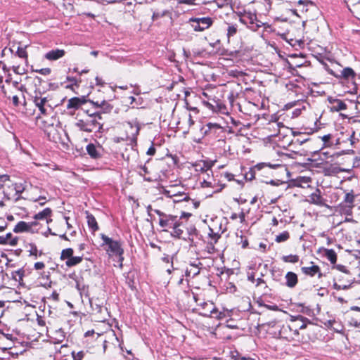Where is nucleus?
<instances>
[{"label": "nucleus", "mask_w": 360, "mask_h": 360, "mask_svg": "<svg viewBox=\"0 0 360 360\" xmlns=\"http://www.w3.org/2000/svg\"><path fill=\"white\" fill-rule=\"evenodd\" d=\"M191 216V213L182 212L180 216H177L168 233L174 238L188 242L190 248H195L198 243L196 239L200 240L202 236L193 224L188 223L187 219Z\"/></svg>", "instance_id": "1"}, {"label": "nucleus", "mask_w": 360, "mask_h": 360, "mask_svg": "<svg viewBox=\"0 0 360 360\" xmlns=\"http://www.w3.org/2000/svg\"><path fill=\"white\" fill-rule=\"evenodd\" d=\"M328 72L335 77L342 89L345 94H356L358 91L356 83L357 74L350 67H345L342 69L326 68Z\"/></svg>", "instance_id": "2"}, {"label": "nucleus", "mask_w": 360, "mask_h": 360, "mask_svg": "<svg viewBox=\"0 0 360 360\" xmlns=\"http://www.w3.org/2000/svg\"><path fill=\"white\" fill-rule=\"evenodd\" d=\"M360 128V120H353L351 122V127H347L344 131L336 136L337 145H343L345 147L352 148H356L359 139L356 137V131Z\"/></svg>", "instance_id": "3"}, {"label": "nucleus", "mask_w": 360, "mask_h": 360, "mask_svg": "<svg viewBox=\"0 0 360 360\" xmlns=\"http://www.w3.org/2000/svg\"><path fill=\"white\" fill-rule=\"evenodd\" d=\"M90 116L78 120L75 126L85 132H102L103 124L101 122L102 117L96 115L97 112H90Z\"/></svg>", "instance_id": "4"}, {"label": "nucleus", "mask_w": 360, "mask_h": 360, "mask_svg": "<svg viewBox=\"0 0 360 360\" xmlns=\"http://www.w3.org/2000/svg\"><path fill=\"white\" fill-rule=\"evenodd\" d=\"M236 15L242 24L245 25L248 29L253 32L257 31L263 23L257 19V15L250 11H244L243 12H237Z\"/></svg>", "instance_id": "5"}, {"label": "nucleus", "mask_w": 360, "mask_h": 360, "mask_svg": "<svg viewBox=\"0 0 360 360\" xmlns=\"http://www.w3.org/2000/svg\"><path fill=\"white\" fill-rule=\"evenodd\" d=\"M330 275L333 277V288L337 290H347L353 283L354 278L350 271H336Z\"/></svg>", "instance_id": "6"}, {"label": "nucleus", "mask_w": 360, "mask_h": 360, "mask_svg": "<svg viewBox=\"0 0 360 360\" xmlns=\"http://www.w3.org/2000/svg\"><path fill=\"white\" fill-rule=\"evenodd\" d=\"M312 184V179L310 176H297L294 179V188H296V193H294V196L300 195L306 197L307 194H309L314 190Z\"/></svg>", "instance_id": "7"}, {"label": "nucleus", "mask_w": 360, "mask_h": 360, "mask_svg": "<svg viewBox=\"0 0 360 360\" xmlns=\"http://www.w3.org/2000/svg\"><path fill=\"white\" fill-rule=\"evenodd\" d=\"M295 8H294V16L297 19V24L302 25L308 20V11L310 7L314 5L309 0H297Z\"/></svg>", "instance_id": "8"}, {"label": "nucleus", "mask_w": 360, "mask_h": 360, "mask_svg": "<svg viewBox=\"0 0 360 360\" xmlns=\"http://www.w3.org/2000/svg\"><path fill=\"white\" fill-rule=\"evenodd\" d=\"M101 238L103 240L101 246L108 245L106 251L109 255H115L119 257V260L122 262L124 257V250L122 248V244L119 240H114L109 238L104 233L101 234Z\"/></svg>", "instance_id": "9"}, {"label": "nucleus", "mask_w": 360, "mask_h": 360, "mask_svg": "<svg viewBox=\"0 0 360 360\" xmlns=\"http://www.w3.org/2000/svg\"><path fill=\"white\" fill-rule=\"evenodd\" d=\"M309 150L308 146L302 148L298 150H294V169L300 170L301 167L308 168L311 161L309 158Z\"/></svg>", "instance_id": "10"}, {"label": "nucleus", "mask_w": 360, "mask_h": 360, "mask_svg": "<svg viewBox=\"0 0 360 360\" xmlns=\"http://www.w3.org/2000/svg\"><path fill=\"white\" fill-rule=\"evenodd\" d=\"M188 23L195 32H203L209 29L214 23V19L210 17H193Z\"/></svg>", "instance_id": "11"}, {"label": "nucleus", "mask_w": 360, "mask_h": 360, "mask_svg": "<svg viewBox=\"0 0 360 360\" xmlns=\"http://www.w3.org/2000/svg\"><path fill=\"white\" fill-rule=\"evenodd\" d=\"M301 265V271L307 276H317L318 278H321L323 276H325V274L322 273L320 266L314 262H304V261H302Z\"/></svg>", "instance_id": "12"}, {"label": "nucleus", "mask_w": 360, "mask_h": 360, "mask_svg": "<svg viewBox=\"0 0 360 360\" xmlns=\"http://www.w3.org/2000/svg\"><path fill=\"white\" fill-rule=\"evenodd\" d=\"M154 212L159 216V226L162 229V231L168 232V231H170L169 229H171L178 215L167 214L159 210H154Z\"/></svg>", "instance_id": "13"}, {"label": "nucleus", "mask_w": 360, "mask_h": 360, "mask_svg": "<svg viewBox=\"0 0 360 360\" xmlns=\"http://www.w3.org/2000/svg\"><path fill=\"white\" fill-rule=\"evenodd\" d=\"M297 20L294 18V30H295V33H294V40H295L296 44H294V47L297 44L300 48L303 49L304 46L305 41L309 40V37L305 38L304 36V25L297 24Z\"/></svg>", "instance_id": "14"}, {"label": "nucleus", "mask_w": 360, "mask_h": 360, "mask_svg": "<svg viewBox=\"0 0 360 360\" xmlns=\"http://www.w3.org/2000/svg\"><path fill=\"white\" fill-rule=\"evenodd\" d=\"M204 134L211 138L221 137L225 133L224 127L217 123L208 122L204 128Z\"/></svg>", "instance_id": "15"}, {"label": "nucleus", "mask_w": 360, "mask_h": 360, "mask_svg": "<svg viewBox=\"0 0 360 360\" xmlns=\"http://www.w3.org/2000/svg\"><path fill=\"white\" fill-rule=\"evenodd\" d=\"M33 102L42 115H47L48 109H49V110L52 109L51 105L48 103L49 100L46 97H42L41 92L35 91Z\"/></svg>", "instance_id": "16"}, {"label": "nucleus", "mask_w": 360, "mask_h": 360, "mask_svg": "<svg viewBox=\"0 0 360 360\" xmlns=\"http://www.w3.org/2000/svg\"><path fill=\"white\" fill-rule=\"evenodd\" d=\"M206 175L207 176V179L203 178L202 181L200 183L202 188H211L213 190V193H219L224 188V185L221 184L219 180L213 176H210L208 173Z\"/></svg>", "instance_id": "17"}, {"label": "nucleus", "mask_w": 360, "mask_h": 360, "mask_svg": "<svg viewBox=\"0 0 360 360\" xmlns=\"http://www.w3.org/2000/svg\"><path fill=\"white\" fill-rule=\"evenodd\" d=\"M311 141L309 134L308 133H301L294 131V150H298V146H308L309 150H311V146L309 142Z\"/></svg>", "instance_id": "18"}, {"label": "nucleus", "mask_w": 360, "mask_h": 360, "mask_svg": "<svg viewBox=\"0 0 360 360\" xmlns=\"http://www.w3.org/2000/svg\"><path fill=\"white\" fill-rule=\"evenodd\" d=\"M345 321L349 326L360 327V308L356 307L355 309L347 311L345 314Z\"/></svg>", "instance_id": "19"}, {"label": "nucleus", "mask_w": 360, "mask_h": 360, "mask_svg": "<svg viewBox=\"0 0 360 360\" xmlns=\"http://www.w3.org/2000/svg\"><path fill=\"white\" fill-rule=\"evenodd\" d=\"M310 92L311 90L309 84L296 86L294 82V99H296V101H304Z\"/></svg>", "instance_id": "20"}, {"label": "nucleus", "mask_w": 360, "mask_h": 360, "mask_svg": "<svg viewBox=\"0 0 360 360\" xmlns=\"http://www.w3.org/2000/svg\"><path fill=\"white\" fill-rule=\"evenodd\" d=\"M86 153L91 158L98 160L103 157V148L101 146L89 143L86 147Z\"/></svg>", "instance_id": "21"}, {"label": "nucleus", "mask_w": 360, "mask_h": 360, "mask_svg": "<svg viewBox=\"0 0 360 360\" xmlns=\"http://www.w3.org/2000/svg\"><path fill=\"white\" fill-rule=\"evenodd\" d=\"M198 305L200 307L199 310H201L199 314L205 317H209L213 316V311H214V304L212 302H200L198 303Z\"/></svg>", "instance_id": "22"}, {"label": "nucleus", "mask_w": 360, "mask_h": 360, "mask_svg": "<svg viewBox=\"0 0 360 360\" xmlns=\"http://www.w3.org/2000/svg\"><path fill=\"white\" fill-rule=\"evenodd\" d=\"M309 197V199L307 200L310 203L314 204L319 206H326V200L321 196V192L320 189L315 188L314 191H311L309 194H307Z\"/></svg>", "instance_id": "23"}, {"label": "nucleus", "mask_w": 360, "mask_h": 360, "mask_svg": "<svg viewBox=\"0 0 360 360\" xmlns=\"http://www.w3.org/2000/svg\"><path fill=\"white\" fill-rule=\"evenodd\" d=\"M38 224L36 221L32 222H25L24 221H19L13 228V232L18 233H24V232H33L32 228Z\"/></svg>", "instance_id": "24"}, {"label": "nucleus", "mask_w": 360, "mask_h": 360, "mask_svg": "<svg viewBox=\"0 0 360 360\" xmlns=\"http://www.w3.org/2000/svg\"><path fill=\"white\" fill-rule=\"evenodd\" d=\"M310 75V72L306 71H300L298 70H294V77H297V78L294 79V82L296 86H302V84H309L307 82V78Z\"/></svg>", "instance_id": "25"}, {"label": "nucleus", "mask_w": 360, "mask_h": 360, "mask_svg": "<svg viewBox=\"0 0 360 360\" xmlns=\"http://www.w3.org/2000/svg\"><path fill=\"white\" fill-rule=\"evenodd\" d=\"M164 193L169 198H173L174 202H179L190 200V197L187 193L178 191L177 193H172V190H165Z\"/></svg>", "instance_id": "26"}, {"label": "nucleus", "mask_w": 360, "mask_h": 360, "mask_svg": "<svg viewBox=\"0 0 360 360\" xmlns=\"http://www.w3.org/2000/svg\"><path fill=\"white\" fill-rule=\"evenodd\" d=\"M65 55V50L56 49L46 52L44 58L49 61H54L63 58Z\"/></svg>", "instance_id": "27"}, {"label": "nucleus", "mask_w": 360, "mask_h": 360, "mask_svg": "<svg viewBox=\"0 0 360 360\" xmlns=\"http://www.w3.org/2000/svg\"><path fill=\"white\" fill-rule=\"evenodd\" d=\"M202 266V264L200 262H198L197 264H195V263L190 264L189 266L186 268V271H185L186 277L194 278L196 276H198L200 272Z\"/></svg>", "instance_id": "28"}, {"label": "nucleus", "mask_w": 360, "mask_h": 360, "mask_svg": "<svg viewBox=\"0 0 360 360\" xmlns=\"http://www.w3.org/2000/svg\"><path fill=\"white\" fill-rule=\"evenodd\" d=\"M307 106L309 103L306 102V99L304 101H296V99H294V117L305 115Z\"/></svg>", "instance_id": "29"}, {"label": "nucleus", "mask_w": 360, "mask_h": 360, "mask_svg": "<svg viewBox=\"0 0 360 360\" xmlns=\"http://www.w3.org/2000/svg\"><path fill=\"white\" fill-rule=\"evenodd\" d=\"M87 101L83 97H73L68 100L67 104V109H75L77 110L82 105L85 104Z\"/></svg>", "instance_id": "30"}, {"label": "nucleus", "mask_w": 360, "mask_h": 360, "mask_svg": "<svg viewBox=\"0 0 360 360\" xmlns=\"http://www.w3.org/2000/svg\"><path fill=\"white\" fill-rule=\"evenodd\" d=\"M337 134H327L320 136V139L323 141V147H331L333 146L337 145L336 141Z\"/></svg>", "instance_id": "31"}, {"label": "nucleus", "mask_w": 360, "mask_h": 360, "mask_svg": "<svg viewBox=\"0 0 360 360\" xmlns=\"http://www.w3.org/2000/svg\"><path fill=\"white\" fill-rule=\"evenodd\" d=\"M329 103L330 104V108L332 112H339L346 110L347 108V104L340 99H330Z\"/></svg>", "instance_id": "32"}, {"label": "nucleus", "mask_w": 360, "mask_h": 360, "mask_svg": "<svg viewBox=\"0 0 360 360\" xmlns=\"http://www.w3.org/2000/svg\"><path fill=\"white\" fill-rule=\"evenodd\" d=\"M308 323L309 321L307 318H304L302 316H294V330H306Z\"/></svg>", "instance_id": "33"}, {"label": "nucleus", "mask_w": 360, "mask_h": 360, "mask_svg": "<svg viewBox=\"0 0 360 360\" xmlns=\"http://www.w3.org/2000/svg\"><path fill=\"white\" fill-rule=\"evenodd\" d=\"M213 166V163L207 161H201L195 165V169L197 172H207L210 171L212 173L211 168Z\"/></svg>", "instance_id": "34"}, {"label": "nucleus", "mask_w": 360, "mask_h": 360, "mask_svg": "<svg viewBox=\"0 0 360 360\" xmlns=\"http://www.w3.org/2000/svg\"><path fill=\"white\" fill-rule=\"evenodd\" d=\"M309 340V333L306 330H302L300 333L298 330H294V341L304 343L307 342Z\"/></svg>", "instance_id": "35"}, {"label": "nucleus", "mask_w": 360, "mask_h": 360, "mask_svg": "<svg viewBox=\"0 0 360 360\" xmlns=\"http://www.w3.org/2000/svg\"><path fill=\"white\" fill-rule=\"evenodd\" d=\"M27 46L25 47L18 46L16 50L14 49V53H11L13 58L19 57L20 58L24 59L25 63L28 62V54L26 51Z\"/></svg>", "instance_id": "36"}, {"label": "nucleus", "mask_w": 360, "mask_h": 360, "mask_svg": "<svg viewBox=\"0 0 360 360\" xmlns=\"http://www.w3.org/2000/svg\"><path fill=\"white\" fill-rule=\"evenodd\" d=\"M323 256L325 257L332 265L335 264L337 262L338 256L335 251L333 249H323Z\"/></svg>", "instance_id": "37"}, {"label": "nucleus", "mask_w": 360, "mask_h": 360, "mask_svg": "<svg viewBox=\"0 0 360 360\" xmlns=\"http://www.w3.org/2000/svg\"><path fill=\"white\" fill-rule=\"evenodd\" d=\"M344 171L345 169L337 165H330L324 168L325 174L329 176L336 175Z\"/></svg>", "instance_id": "38"}, {"label": "nucleus", "mask_w": 360, "mask_h": 360, "mask_svg": "<svg viewBox=\"0 0 360 360\" xmlns=\"http://www.w3.org/2000/svg\"><path fill=\"white\" fill-rule=\"evenodd\" d=\"M86 219L88 226L91 230V231L96 232L98 231L99 227L94 216L92 214L86 212Z\"/></svg>", "instance_id": "39"}, {"label": "nucleus", "mask_w": 360, "mask_h": 360, "mask_svg": "<svg viewBox=\"0 0 360 360\" xmlns=\"http://www.w3.org/2000/svg\"><path fill=\"white\" fill-rule=\"evenodd\" d=\"M113 106L110 104L108 101L103 100L101 101V108L99 111H94V112H97L98 116H101L102 114L109 113L112 110Z\"/></svg>", "instance_id": "40"}, {"label": "nucleus", "mask_w": 360, "mask_h": 360, "mask_svg": "<svg viewBox=\"0 0 360 360\" xmlns=\"http://www.w3.org/2000/svg\"><path fill=\"white\" fill-rule=\"evenodd\" d=\"M226 24L227 25L226 37L228 41H229L231 37H234L237 34L238 31V25L229 22H226Z\"/></svg>", "instance_id": "41"}, {"label": "nucleus", "mask_w": 360, "mask_h": 360, "mask_svg": "<svg viewBox=\"0 0 360 360\" xmlns=\"http://www.w3.org/2000/svg\"><path fill=\"white\" fill-rule=\"evenodd\" d=\"M296 68L301 69L300 71H306L307 70L308 72H310L311 67H310V63L307 61V60H304V62L300 63H296L294 61V70H297Z\"/></svg>", "instance_id": "42"}, {"label": "nucleus", "mask_w": 360, "mask_h": 360, "mask_svg": "<svg viewBox=\"0 0 360 360\" xmlns=\"http://www.w3.org/2000/svg\"><path fill=\"white\" fill-rule=\"evenodd\" d=\"M51 210L49 207L45 208L41 212H39V213L36 214L34 216V219L36 220H43L46 219L48 217H50L51 214Z\"/></svg>", "instance_id": "43"}, {"label": "nucleus", "mask_w": 360, "mask_h": 360, "mask_svg": "<svg viewBox=\"0 0 360 360\" xmlns=\"http://www.w3.org/2000/svg\"><path fill=\"white\" fill-rule=\"evenodd\" d=\"M27 247L30 248V249L28 250L30 256H33L34 257L35 259H37L38 256H41L43 255L42 251H39L37 245L34 243H29Z\"/></svg>", "instance_id": "44"}, {"label": "nucleus", "mask_w": 360, "mask_h": 360, "mask_svg": "<svg viewBox=\"0 0 360 360\" xmlns=\"http://www.w3.org/2000/svg\"><path fill=\"white\" fill-rule=\"evenodd\" d=\"M82 259V257H75L72 255L71 257L66 260L65 264L68 267H72L81 263Z\"/></svg>", "instance_id": "45"}, {"label": "nucleus", "mask_w": 360, "mask_h": 360, "mask_svg": "<svg viewBox=\"0 0 360 360\" xmlns=\"http://www.w3.org/2000/svg\"><path fill=\"white\" fill-rule=\"evenodd\" d=\"M210 232L208 233L207 241L212 242L213 244H216L219 239L221 238V235L218 233L214 232L213 229L209 228Z\"/></svg>", "instance_id": "46"}, {"label": "nucleus", "mask_w": 360, "mask_h": 360, "mask_svg": "<svg viewBox=\"0 0 360 360\" xmlns=\"http://www.w3.org/2000/svg\"><path fill=\"white\" fill-rule=\"evenodd\" d=\"M354 200H355V195L354 194L353 191L352 190L350 192L347 193L345 194L344 200L342 203L354 206Z\"/></svg>", "instance_id": "47"}, {"label": "nucleus", "mask_w": 360, "mask_h": 360, "mask_svg": "<svg viewBox=\"0 0 360 360\" xmlns=\"http://www.w3.org/2000/svg\"><path fill=\"white\" fill-rule=\"evenodd\" d=\"M354 206L341 203L339 206L340 212L345 215H352V209Z\"/></svg>", "instance_id": "48"}, {"label": "nucleus", "mask_w": 360, "mask_h": 360, "mask_svg": "<svg viewBox=\"0 0 360 360\" xmlns=\"http://www.w3.org/2000/svg\"><path fill=\"white\" fill-rule=\"evenodd\" d=\"M74 250L72 248H66L62 250L60 254L61 260H67L73 255Z\"/></svg>", "instance_id": "49"}, {"label": "nucleus", "mask_w": 360, "mask_h": 360, "mask_svg": "<svg viewBox=\"0 0 360 360\" xmlns=\"http://www.w3.org/2000/svg\"><path fill=\"white\" fill-rule=\"evenodd\" d=\"M90 304H91L92 311H94L96 314H102L103 311H107V309L104 308L102 305L96 304V303H93L91 300H90Z\"/></svg>", "instance_id": "50"}, {"label": "nucleus", "mask_w": 360, "mask_h": 360, "mask_svg": "<svg viewBox=\"0 0 360 360\" xmlns=\"http://www.w3.org/2000/svg\"><path fill=\"white\" fill-rule=\"evenodd\" d=\"M336 271H349L347 266H344V265H341V264H336V263L335 264H333L332 266H331V269H330V274H334V272H336Z\"/></svg>", "instance_id": "51"}, {"label": "nucleus", "mask_w": 360, "mask_h": 360, "mask_svg": "<svg viewBox=\"0 0 360 360\" xmlns=\"http://www.w3.org/2000/svg\"><path fill=\"white\" fill-rule=\"evenodd\" d=\"M290 238V233L288 231H283L276 236L275 240L277 243H282Z\"/></svg>", "instance_id": "52"}, {"label": "nucleus", "mask_w": 360, "mask_h": 360, "mask_svg": "<svg viewBox=\"0 0 360 360\" xmlns=\"http://www.w3.org/2000/svg\"><path fill=\"white\" fill-rule=\"evenodd\" d=\"M205 252L208 254L213 255L217 252V249L215 248V245L212 243V242L207 241L205 248Z\"/></svg>", "instance_id": "53"}, {"label": "nucleus", "mask_w": 360, "mask_h": 360, "mask_svg": "<svg viewBox=\"0 0 360 360\" xmlns=\"http://www.w3.org/2000/svg\"><path fill=\"white\" fill-rule=\"evenodd\" d=\"M12 70L15 74L20 75H22L27 72L26 69L23 67H21L20 65H13Z\"/></svg>", "instance_id": "54"}, {"label": "nucleus", "mask_w": 360, "mask_h": 360, "mask_svg": "<svg viewBox=\"0 0 360 360\" xmlns=\"http://www.w3.org/2000/svg\"><path fill=\"white\" fill-rule=\"evenodd\" d=\"M18 241V238H13V240H6L4 238V236H0V245H16Z\"/></svg>", "instance_id": "55"}, {"label": "nucleus", "mask_w": 360, "mask_h": 360, "mask_svg": "<svg viewBox=\"0 0 360 360\" xmlns=\"http://www.w3.org/2000/svg\"><path fill=\"white\" fill-rule=\"evenodd\" d=\"M25 271L22 269H18L13 273V277L16 281H20L24 276Z\"/></svg>", "instance_id": "56"}, {"label": "nucleus", "mask_w": 360, "mask_h": 360, "mask_svg": "<svg viewBox=\"0 0 360 360\" xmlns=\"http://www.w3.org/2000/svg\"><path fill=\"white\" fill-rule=\"evenodd\" d=\"M209 317H213L218 320L223 319L225 317L224 312L219 311L218 309L214 307V311H213V316H210Z\"/></svg>", "instance_id": "57"}, {"label": "nucleus", "mask_w": 360, "mask_h": 360, "mask_svg": "<svg viewBox=\"0 0 360 360\" xmlns=\"http://www.w3.org/2000/svg\"><path fill=\"white\" fill-rule=\"evenodd\" d=\"M139 173L141 176H143L146 181H150V179L146 178V174L148 173V168L146 165H141L139 167Z\"/></svg>", "instance_id": "58"}, {"label": "nucleus", "mask_w": 360, "mask_h": 360, "mask_svg": "<svg viewBox=\"0 0 360 360\" xmlns=\"http://www.w3.org/2000/svg\"><path fill=\"white\" fill-rule=\"evenodd\" d=\"M285 285L292 288V271H288L285 275Z\"/></svg>", "instance_id": "59"}, {"label": "nucleus", "mask_w": 360, "mask_h": 360, "mask_svg": "<svg viewBox=\"0 0 360 360\" xmlns=\"http://www.w3.org/2000/svg\"><path fill=\"white\" fill-rule=\"evenodd\" d=\"M32 72H38L42 75H49L51 74V70L49 68H45L37 69V70L32 69Z\"/></svg>", "instance_id": "60"}, {"label": "nucleus", "mask_w": 360, "mask_h": 360, "mask_svg": "<svg viewBox=\"0 0 360 360\" xmlns=\"http://www.w3.org/2000/svg\"><path fill=\"white\" fill-rule=\"evenodd\" d=\"M219 8H223L230 4V0H214Z\"/></svg>", "instance_id": "61"}, {"label": "nucleus", "mask_w": 360, "mask_h": 360, "mask_svg": "<svg viewBox=\"0 0 360 360\" xmlns=\"http://www.w3.org/2000/svg\"><path fill=\"white\" fill-rule=\"evenodd\" d=\"M72 358L74 360H82V359L84 358V353L82 351H80L77 353H75V352H73L72 353Z\"/></svg>", "instance_id": "62"}, {"label": "nucleus", "mask_w": 360, "mask_h": 360, "mask_svg": "<svg viewBox=\"0 0 360 360\" xmlns=\"http://www.w3.org/2000/svg\"><path fill=\"white\" fill-rule=\"evenodd\" d=\"M239 244H240L242 248L245 249L248 247L249 245L248 240L246 238V237L240 236V242Z\"/></svg>", "instance_id": "63"}, {"label": "nucleus", "mask_w": 360, "mask_h": 360, "mask_svg": "<svg viewBox=\"0 0 360 360\" xmlns=\"http://www.w3.org/2000/svg\"><path fill=\"white\" fill-rule=\"evenodd\" d=\"M173 257L166 255L164 257H162V261L166 264H171V266H173V262H172Z\"/></svg>", "instance_id": "64"}]
</instances>
